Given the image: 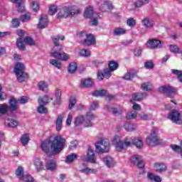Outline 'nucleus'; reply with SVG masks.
<instances>
[{"label":"nucleus","mask_w":182,"mask_h":182,"mask_svg":"<svg viewBox=\"0 0 182 182\" xmlns=\"http://www.w3.org/2000/svg\"><path fill=\"white\" fill-rule=\"evenodd\" d=\"M147 177L151 181L161 182V178L159 176L155 175L154 173H148Z\"/></svg>","instance_id":"72a5a7b5"},{"label":"nucleus","mask_w":182,"mask_h":182,"mask_svg":"<svg viewBox=\"0 0 182 182\" xmlns=\"http://www.w3.org/2000/svg\"><path fill=\"white\" fill-rule=\"evenodd\" d=\"M66 139L62 136H51L49 140L41 143V149L49 157L59 154L65 149Z\"/></svg>","instance_id":"f257e3e1"},{"label":"nucleus","mask_w":182,"mask_h":182,"mask_svg":"<svg viewBox=\"0 0 182 182\" xmlns=\"http://www.w3.org/2000/svg\"><path fill=\"white\" fill-rule=\"evenodd\" d=\"M82 159L83 161H86L87 163L96 164V155H95V152L90 148L87 150V156H83Z\"/></svg>","instance_id":"9b49d317"},{"label":"nucleus","mask_w":182,"mask_h":182,"mask_svg":"<svg viewBox=\"0 0 182 182\" xmlns=\"http://www.w3.org/2000/svg\"><path fill=\"white\" fill-rule=\"evenodd\" d=\"M163 44L164 43L161 41L154 38L147 41L146 46L150 49H160L163 48Z\"/></svg>","instance_id":"1a4fd4ad"},{"label":"nucleus","mask_w":182,"mask_h":182,"mask_svg":"<svg viewBox=\"0 0 182 182\" xmlns=\"http://www.w3.org/2000/svg\"><path fill=\"white\" fill-rule=\"evenodd\" d=\"M144 68H146V69H153L154 68V64H153L152 62L150 61H147L144 63Z\"/></svg>","instance_id":"338daca9"},{"label":"nucleus","mask_w":182,"mask_h":182,"mask_svg":"<svg viewBox=\"0 0 182 182\" xmlns=\"http://www.w3.org/2000/svg\"><path fill=\"white\" fill-rule=\"evenodd\" d=\"M50 65H52V66L57 68V69H62V63L59 62L58 60H55V59L50 60Z\"/></svg>","instance_id":"4c0bfd02"},{"label":"nucleus","mask_w":182,"mask_h":182,"mask_svg":"<svg viewBox=\"0 0 182 182\" xmlns=\"http://www.w3.org/2000/svg\"><path fill=\"white\" fill-rule=\"evenodd\" d=\"M180 50V48L177 46L171 45L170 46V51L172 53H178V51Z\"/></svg>","instance_id":"e2e57ef3"},{"label":"nucleus","mask_w":182,"mask_h":182,"mask_svg":"<svg viewBox=\"0 0 182 182\" xmlns=\"http://www.w3.org/2000/svg\"><path fill=\"white\" fill-rule=\"evenodd\" d=\"M81 85L82 87H92L93 86V80H92V78L82 79Z\"/></svg>","instance_id":"b1692460"},{"label":"nucleus","mask_w":182,"mask_h":182,"mask_svg":"<svg viewBox=\"0 0 182 182\" xmlns=\"http://www.w3.org/2000/svg\"><path fill=\"white\" fill-rule=\"evenodd\" d=\"M76 159H77V155L76 154H71L66 156L65 163H73Z\"/></svg>","instance_id":"a19ab883"},{"label":"nucleus","mask_w":182,"mask_h":182,"mask_svg":"<svg viewBox=\"0 0 182 182\" xmlns=\"http://www.w3.org/2000/svg\"><path fill=\"white\" fill-rule=\"evenodd\" d=\"M85 122V117L83 115H78L75 117L74 124L76 127H79L83 124Z\"/></svg>","instance_id":"c85d7f7f"},{"label":"nucleus","mask_w":182,"mask_h":182,"mask_svg":"<svg viewBox=\"0 0 182 182\" xmlns=\"http://www.w3.org/2000/svg\"><path fill=\"white\" fill-rule=\"evenodd\" d=\"M63 120V114L58 115L55 122V127H56L57 132H60V130H62Z\"/></svg>","instance_id":"c756f323"},{"label":"nucleus","mask_w":182,"mask_h":182,"mask_svg":"<svg viewBox=\"0 0 182 182\" xmlns=\"http://www.w3.org/2000/svg\"><path fill=\"white\" fill-rule=\"evenodd\" d=\"M172 73L176 75L181 83H182V71L178 70H172Z\"/></svg>","instance_id":"5fc2aeb1"},{"label":"nucleus","mask_w":182,"mask_h":182,"mask_svg":"<svg viewBox=\"0 0 182 182\" xmlns=\"http://www.w3.org/2000/svg\"><path fill=\"white\" fill-rule=\"evenodd\" d=\"M46 170L54 171V170H56V163L53 160L47 161L46 163Z\"/></svg>","instance_id":"393cba45"},{"label":"nucleus","mask_w":182,"mask_h":182,"mask_svg":"<svg viewBox=\"0 0 182 182\" xmlns=\"http://www.w3.org/2000/svg\"><path fill=\"white\" fill-rule=\"evenodd\" d=\"M112 144L114 145L117 151H122L124 150V147H126L124 144H123V141L120 140V137L119 136H114Z\"/></svg>","instance_id":"f8f14e48"},{"label":"nucleus","mask_w":182,"mask_h":182,"mask_svg":"<svg viewBox=\"0 0 182 182\" xmlns=\"http://www.w3.org/2000/svg\"><path fill=\"white\" fill-rule=\"evenodd\" d=\"M141 23L146 29H151L154 26V21L150 17H145L142 19Z\"/></svg>","instance_id":"dca6fc26"},{"label":"nucleus","mask_w":182,"mask_h":182,"mask_svg":"<svg viewBox=\"0 0 182 182\" xmlns=\"http://www.w3.org/2000/svg\"><path fill=\"white\" fill-rule=\"evenodd\" d=\"M58 12V7L56 6H50L49 8L48 14L50 15H55Z\"/></svg>","instance_id":"bf43d9fd"},{"label":"nucleus","mask_w":182,"mask_h":182,"mask_svg":"<svg viewBox=\"0 0 182 182\" xmlns=\"http://www.w3.org/2000/svg\"><path fill=\"white\" fill-rule=\"evenodd\" d=\"M81 173H83L84 174H96V173H97V169L86 167L81 169Z\"/></svg>","instance_id":"f704fd0d"},{"label":"nucleus","mask_w":182,"mask_h":182,"mask_svg":"<svg viewBox=\"0 0 182 182\" xmlns=\"http://www.w3.org/2000/svg\"><path fill=\"white\" fill-rule=\"evenodd\" d=\"M109 111L111 112L112 114H115V116H119V114H122V113H123V111L120 108L113 107L109 109Z\"/></svg>","instance_id":"603ef678"},{"label":"nucleus","mask_w":182,"mask_h":182,"mask_svg":"<svg viewBox=\"0 0 182 182\" xmlns=\"http://www.w3.org/2000/svg\"><path fill=\"white\" fill-rule=\"evenodd\" d=\"M122 77L124 80H132V79L136 77V71L133 70H129Z\"/></svg>","instance_id":"bb28decb"},{"label":"nucleus","mask_w":182,"mask_h":182,"mask_svg":"<svg viewBox=\"0 0 182 182\" xmlns=\"http://www.w3.org/2000/svg\"><path fill=\"white\" fill-rule=\"evenodd\" d=\"M24 42L26 43V45H35V41L31 37H26L24 38Z\"/></svg>","instance_id":"680f3d73"},{"label":"nucleus","mask_w":182,"mask_h":182,"mask_svg":"<svg viewBox=\"0 0 182 182\" xmlns=\"http://www.w3.org/2000/svg\"><path fill=\"white\" fill-rule=\"evenodd\" d=\"M70 16H75V15H79L80 14V9L76 6H68Z\"/></svg>","instance_id":"a878e982"},{"label":"nucleus","mask_w":182,"mask_h":182,"mask_svg":"<svg viewBox=\"0 0 182 182\" xmlns=\"http://www.w3.org/2000/svg\"><path fill=\"white\" fill-rule=\"evenodd\" d=\"M70 16L69 7L65 6L59 9L58 13L57 14V18H69Z\"/></svg>","instance_id":"4468645a"},{"label":"nucleus","mask_w":182,"mask_h":182,"mask_svg":"<svg viewBox=\"0 0 182 182\" xmlns=\"http://www.w3.org/2000/svg\"><path fill=\"white\" fill-rule=\"evenodd\" d=\"M77 70V64L76 63H71L68 66V73H75Z\"/></svg>","instance_id":"ea45409f"},{"label":"nucleus","mask_w":182,"mask_h":182,"mask_svg":"<svg viewBox=\"0 0 182 182\" xmlns=\"http://www.w3.org/2000/svg\"><path fill=\"white\" fill-rule=\"evenodd\" d=\"M154 170L157 171V173H164V171L167 170V166L164 164H155Z\"/></svg>","instance_id":"5701e85b"},{"label":"nucleus","mask_w":182,"mask_h":182,"mask_svg":"<svg viewBox=\"0 0 182 182\" xmlns=\"http://www.w3.org/2000/svg\"><path fill=\"white\" fill-rule=\"evenodd\" d=\"M124 144L125 147H130L132 144H134L137 149H141L143 147V141L141 138H132L127 136L124 140Z\"/></svg>","instance_id":"39448f33"},{"label":"nucleus","mask_w":182,"mask_h":182,"mask_svg":"<svg viewBox=\"0 0 182 182\" xmlns=\"http://www.w3.org/2000/svg\"><path fill=\"white\" fill-rule=\"evenodd\" d=\"M124 33H126V31L122 28H115L114 31V35L115 36H120V35H124Z\"/></svg>","instance_id":"864d4df0"},{"label":"nucleus","mask_w":182,"mask_h":182,"mask_svg":"<svg viewBox=\"0 0 182 182\" xmlns=\"http://www.w3.org/2000/svg\"><path fill=\"white\" fill-rule=\"evenodd\" d=\"M102 161L104 163V164H105V166H107V167H114L116 162H114V159H113V158H112V156H105L103 159Z\"/></svg>","instance_id":"a211bd4d"},{"label":"nucleus","mask_w":182,"mask_h":182,"mask_svg":"<svg viewBox=\"0 0 182 182\" xmlns=\"http://www.w3.org/2000/svg\"><path fill=\"white\" fill-rule=\"evenodd\" d=\"M37 111L38 113L41 114L48 113V109H46L43 104H40V106L37 108Z\"/></svg>","instance_id":"4d7b16f0"},{"label":"nucleus","mask_w":182,"mask_h":182,"mask_svg":"<svg viewBox=\"0 0 182 182\" xmlns=\"http://www.w3.org/2000/svg\"><path fill=\"white\" fill-rule=\"evenodd\" d=\"M79 55L84 58H90V51L89 50L82 49L80 50Z\"/></svg>","instance_id":"09e8293b"},{"label":"nucleus","mask_w":182,"mask_h":182,"mask_svg":"<svg viewBox=\"0 0 182 182\" xmlns=\"http://www.w3.org/2000/svg\"><path fill=\"white\" fill-rule=\"evenodd\" d=\"M53 42L55 45L54 52L50 53L52 58L55 59H59L60 60H68L69 59V55L65 53H59L58 50H62L63 47L59 44V41H65V36H55L52 37Z\"/></svg>","instance_id":"f03ea898"},{"label":"nucleus","mask_w":182,"mask_h":182,"mask_svg":"<svg viewBox=\"0 0 182 182\" xmlns=\"http://www.w3.org/2000/svg\"><path fill=\"white\" fill-rule=\"evenodd\" d=\"M29 19H31V14H29L22 15L20 17V21H21V22H28Z\"/></svg>","instance_id":"052dcab7"},{"label":"nucleus","mask_w":182,"mask_h":182,"mask_svg":"<svg viewBox=\"0 0 182 182\" xmlns=\"http://www.w3.org/2000/svg\"><path fill=\"white\" fill-rule=\"evenodd\" d=\"M119 68V64L114 61H111L109 63V69L111 72H114Z\"/></svg>","instance_id":"49530a36"},{"label":"nucleus","mask_w":182,"mask_h":182,"mask_svg":"<svg viewBox=\"0 0 182 182\" xmlns=\"http://www.w3.org/2000/svg\"><path fill=\"white\" fill-rule=\"evenodd\" d=\"M75 105H76V97H70V103H69V105H68V109L72 110V109H73V107H75Z\"/></svg>","instance_id":"6e6d98bb"},{"label":"nucleus","mask_w":182,"mask_h":182,"mask_svg":"<svg viewBox=\"0 0 182 182\" xmlns=\"http://www.w3.org/2000/svg\"><path fill=\"white\" fill-rule=\"evenodd\" d=\"M38 86L39 90H42L43 92H48V83H46L45 81H40Z\"/></svg>","instance_id":"58836bf2"},{"label":"nucleus","mask_w":182,"mask_h":182,"mask_svg":"<svg viewBox=\"0 0 182 182\" xmlns=\"http://www.w3.org/2000/svg\"><path fill=\"white\" fill-rule=\"evenodd\" d=\"M92 96H95V97H97V96H106V95H107V91L105 90H96V91H94L92 93Z\"/></svg>","instance_id":"37998d69"},{"label":"nucleus","mask_w":182,"mask_h":182,"mask_svg":"<svg viewBox=\"0 0 182 182\" xmlns=\"http://www.w3.org/2000/svg\"><path fill=\"white\" fill-rule=\"evenodd\" d=\"M110 72H112V70H104V73H102L104 77H105L106 79H109V77H110V76L112 75V73Z\"/></svg>","instance_id":"774afa93"},{"label":"nucleus","mask_w":182,"mask_h":182,"mask_svg":"<svg viewBox=\"0 0 182 182\" xmlns=\"http://www.w3.org/2000/svg\"><path fill=\"white\" fill-rule=\"evenodd\" d=\"M107 9H113V4L111 1H104L100 6V10H101L102 12H107Z\"/></svg>","instance_id":"aec40b11"},{"label":"nucleus","mask_w":182,"mask_h":182,"mask_svg":"<svg viewBox=\"0 0 182 182\" xmlns=\"http://www.w3.org/2000/svg\"><path fill=\"white\" fill-rule=\"evenodd\" d=\"M95 14V11H93V7L89 6H87L84 13L85 18H87L90 19V18H93V15Z\"/></svg>","instance_id":"412c9836"},{"label":"nucleus","mask_w":182,"mask_h":182,"mask_svg":"<svg viewBox=\"0 0 182 182\" xmlns=\"http://www.w3.org/2000/svg\"><path fill=\"white\" fill-rule=\"evenodd\" d=\"M124 127L127 132H133V130L136 129V125L134 124H132L130 122H127L124 124Z\"/></svg>","instance_id":"e433bc0d"},{"label":"nucleus","mask_w":182,"mask_h":182,"mask_svg":"<svg viewBox=\"0 0 182 182\" xmlns=\"http://www.w3.org/2000/svg\"><path fill=\"white\" fill-rule=\"evenodd\" d=\"M95 148L99 153H109V150H110V142H109V139H102L95 144Z\"/></svg>","instance_id":"20e7f679"},{"label":"nucleus","mask_w":182,"mask_h":182,"mask_svg":"<svg viewBox=\"0 0 182 182\" xmlns=\"http://www.w3.org/2000/svg\"><path fill=\"white\" fill-rule=\"evenodd\" d=\"M38 102L39 105H48L49 103V99H48V96L40 97Z\"/></svg>","instance_id":"3c124183"},{"label":"nucleus","mask_w":182,"mask_h":182,"mask_svg":"<svg viewBox=\"0 0 182 182\" xmlns=\"http://www.w3.org/2000/svg\"><path fill=\"white\" fill-rule=\"evenodd\" d=\"M9 109V107L5 104H0V117H2L4 114H6V113Z\"/></svg>","instance_id":"c9c22d12"},{"label":"nucleus","mask_w":182,"mask_h":182,"mask_svg":"<svg viewBox=\"0 0 182 182\" xmlns=\"http://www.w3.org/2000/svg\"><path fill=\"white\" fill-rule=\"evenodd\" d=\"M157 133H159V129L153 128L150 136L146 138V144L149 146H159L160 144V138L157 136Z\"/></svg>","instance_id":"7ed1b4c3"},{"label":"nucleus","mask_w":182,"mask_h":182,"mask_svg":"<svg viewBox=\"0 0 182 182\" xmlns=\"http://www.w3.org/2000/svg\"><path fill=\"white\" fill-rule=\"evenodd\" d=\"M146 97H147V93L136 92L133 95L131 102H133L134 101L140 102V100H143V99H146Z\"/></svg>","instance_id":"f3484780"},{"label":"nucleus","mask_w":182,"mask_h":182,"mask_svg":"<svg viewBox=\"0 0 182 182\" xmlns=\"http://www.w3.org/2000/svg\"><path fill=\"white\" fill-rule=\"evenodd\" d=\"M16 175L18 178H23V168L22 166H18L16 171Z\"/></svg>","instance_id":"de8ad7c7"},{"label":"nucleus","mask_w":182,"mask_h":182,"mask_svg":"<svg viewBox=\"0 0 182 182\" xmlns=\"http://www.w3.org/2000/svg\"><path fill=\"white\" fill-rule=\"evenodd\" d=\"M9 104V109L11 112H15L16 110H18V100H16L15 98H12L10 100Z\"/></svg>","instance_id":"7c9ffc66"},{"label":"nucleus","mask_w":182,"mask_h":182,"mask_svg":"<svg viewBox=\"0 0 182 182\" xmlns=\"http://www.w3.org/2000/svg\"><path fill=\"white\" fill-rule=\"evenodd\" d=\"M159 92L161 93H167V97H173L171 93H176L177 92V88L171 87L170 85H164L159 88Z\"/></svg>","instance_id":"9d476101"},{"label":"nucleus","mask_w":182,"mask_h":182,"mask_svg":"<svg viewBox=\"0 0 182 182\" xmlns=\"http://www.w3.org/2000/svg\"><path fill=\"white\" fill-rule=\"evenodd\" d=\"M62 96V91L60 90H56L55 91V101L54 105H59L60 103V97Z\"/></svg>","instance_id":"c03bdc74"},{"label":"nucleus","mask_w":182,"mask_h":182,"mask_svg":"<svg viewBox=\"0 0 182 182\" xmlns=\"http://www.w3.org/2000/svg\"><path fill=\"white\" fill-rule=\"evenodd\" d=\"M95 114H93V113H87L83 123L84 127H92L93 122H92V120H95Z\"/></svg>","instance_id":"ddd939ff"},{"label":"nucleus","mask_w":182,"mask_h":182,"mask_svg":"<svg viewBox=\"0 0 182 182\" xmlns=\"http://www.w3.org/2000/svg\"><path fill=\"white\" fill-rule=\"evenodd\" d=\"M18 82L20 83H22V82H25L26 80H28V73L26 72L20 73L19 74H16Z\"/></svg>","instance_id":"cd10ccee"},{"label":"nucleus","mask_w":182,"mask_h":182,"mask_svg":"<svg viewBox=\"0 0 182 182\" xmlns=\"http://www.w3.org/2000/svg\"><path fill=\"white\" fill-rule=\"evenodd\" d=\"M146 4H149V0H136V1L132 4V6H134V9H137V8H141V6L146 5Z\"/></svg>","instance_id":"473e14b6"},{"label":"nucleus","mask_w":182,"mask_h":182,"mask_svg":"<svg viewBox=\"0 0 182 182\" xmlns=\"http://www.w3.org/2000/svg\"><path fill=\"white\" fill-rule=\"evenodd\" d=\"M139 117L141 120L146 121L149 119V114L144 112H141L140 114H139Z\"/></svg>","instance_id":"0e129e2a"},{"label":"nucleus","mask_w":182,"mask_h":182,"mask_svg":"<svg viewBox=\"0 0 182 182\" xmlns=\"http://www.w3.org/2000/svg\"><path fill=\"white\" fill-rule=\"evenodd\" d=\"M33 164L36 171L39 173V171H42L43 170V164L41 161V159L38 157H36L33 160Z\"/></svg>","instance_id":"6ab92c4d"},{"label":"nucleus","mask_w":182,"mask_h":182,"mask_svg":"<svg viewBox=\"0 0 182 182\" xmlns=\"http://www.w3.org/2000/svg\"><path fill=\"white\" fill-rule=\"evenodd\" d=\"M141 89L144 90V92H149V90H151L149 87V82H144L141 85Z\"/></svg>","instance_id":"13d9d810"},{"label":"nucleus","mask_w":182,"mask_h":182,"mask_svg":"<svg viewBox=\"0 0 182 182\" xmlns=\"http://www.w3.org/2000/svg\"><path fill=\"white\" fill-rule=\"evenodd\" d=\"M136 117H137V112L134 111L129 112L126 115L127 120H133Z\"/></svg>","instance_id":"a18cd8bd"},{"label":"nucleus","mask_w":182,"mask_h":182,"mask_svg":"<svg viewBox=\"0 0 182 182\" xmlns=\"http://www.w3.org/2000/svg\"><path fill=\"white\" fill-rule=\"evenodd\" d=\"M16 46L21 50H23V49H25V43H23V40H22V38L17 39Z\"/></svg>","instance_id":"8fccbe9b"},{"label":"nucleus","mask_w":182,"mask_h":182,"mask_svg":"<svg viewBox=\"0 0 182 182\" xmlns=\"http://www.w3.org/2000/svg\"><path fill=\"white\" fill-rule=\"evenodd\" d=\"M168 119L175 124H182L181 114L177 110H173L168 114Z\"/></svg>","instance_id":"6e6552de"},{"label":"nucleus","mask_w":182,"mask_h":182,"mask_svg":"<svg viewBox=\"0 0 182 182\" xmlns=\"http://www.w3.org/2000/svg\"><path fill=\"white\" fill-rule=\"evenodd\" d=\"M25 72V65L22 63H17L14 67V73L16 75Z\"/></svg>","instance_id":"4be33fe9"},{"label":"nucleus","mask_w":182,"mask_h":182,"mask_svg":"<svg viewBox=\"0 0 182 182\" xmlns=\"http://www.w3.org/2000/svg\"><path fill=\"white\" fill-rule=\"evenodd\" d=\"M21 180L25 182H31L33 181V178H32L31 175H26L21 178Z\"/></svg>","instance_id":"69168bd1"},{"label":"nucleus","mask_w":182,"mask_h":182,"mask_svg":"<svg viewBox=\"0 0 182 182\" xmlns=\"http://www.w3.org/2000/svg\"><path fill=\"white\" fill-rule=\"evenodd\" d=\"M21 144L26 146L29 143V135L28 134H23L21 137Z\"/></svg>","instance_id":"79ce46f5"},{"label":"nucleus","mask_w":182,"mask_h":182,"mask_svg":"<svg viewBox=\"0 0 182 182\" xmlns=\"http://www.w3.org/2000/svg\"><path fill=\"white\" fill-rule=\"evenodd\" d=\"M6 126H8V127H16L19 122L18 121L14 119H8L5 121Z\"/></svg>","instance_id":"2f4dec72"},{"label":"nucleus","mask_w":182,"mask_h":182,"mask_svg":"<svg viewBox=\"0 0 182 182\" xmlns=\"http://www.w3.org/2000/svg\"><path fill=\"white\" fill-rule=\"evenodd\" d=\"M132 163L134 164L135 166H137L139 168H141L138 171V174H144V164L141 161V156L139 155H134L132 159H131Z\"/></svg>","instance_id":"0eeeda50"},{"label":"nucleus","mask_w":182,"mask_h":182,"mask_svg":"<svg viewBox=\"0 0 182 182\" xmlns=\"http://www.w3.org/2000/svg\"><path fill=\"white\" fill-rule=\"evenodd\" d=\"M48 27V16L41 15L38 24V29H45Z\"/></svg>","instance_id":"2eb2a0df"},{"label":"nucleus","mask_w":182,"mask_h":182,"mask_svg":"<svg viewBox=\"0 0 182 182\" xmlns=\"http://www.w3.org/2000/svg\"><path fill=\"white\" fill-rule=\"evenodd\" d=\"M83 36L86 37V39L82 41V45H84V46H92V45H95L96 39L92 34H87L85 31H82L80 35V38L82 39Z\"/></svg>","instance_id":"423d86ee"}]
</instances>
